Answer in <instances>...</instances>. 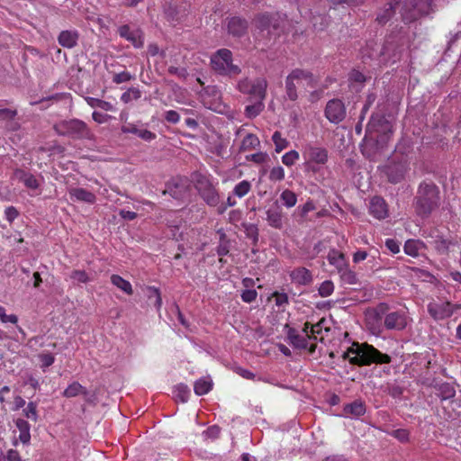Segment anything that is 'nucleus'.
<instances>
[{"instance_id": "obj_16", "label": "nucleus", "mask_w": 461, "mask_h": 461, "mask_svg": "<svg viewBox=\"0 0 461 461\" xmlns=\"http://www.w3.org/2000/svg\"><path fill=\"white\" fill-rule=\"evenodd\" d=\"M266 220L272 228L278 230L283 228L284 213L277 203H275L266 211Z\"/></svg>"}, {"instance_id": "obj_17", "label": "nucleus", "mask_w": 461, "mask_h": 461, "mask_svg": "<svg viewBox=\"0 0 461 461\" xmlns=\"http://www.w3.org/2000/svg\"><path fill=\"white\" fill-rule=\"evenodd\" d=\"M13 178L22 182L30 190H37L41 185L40 181L32 173L21 168L14 171Z\"/></svg>"}, {"instance_id": "obj_20", "label": "nucleus", "mask_w": 461, "mask_h": 461, "mask_svg": "<svg viewBox=\"0 0 461 461\" xmlns=\"http://www.w3.org/2000/svg\"><path fill=\"white\" fill-rule=\"evenodd\" d=\"M366 412V406L361 401H354L344 405L342 416L346 418H358Z\"/></svg>"}, {"instance_id": "obj_33", "label": "nucleus", "mask_w": 461, "mask_h": 461, "mask_svg": "<svg viewBox=\"0 0 461 461\" xmlns=\"http://www.w3.org/2000/svg\"><path fill=\"white\" fill-rule=\"evenodd\" d=\"M339 274L340 279L344 284L347 285H356L358 281L357 274L347 266L338 272Z\"/></svg>"}, {"instance_id": "obj_26", "label": "nucleus", "mask_w": 461, "mask_h": 461, "mask_svg": "<svg viewBox=\"0 0 461 461\" xmlns=\"http://www.w3.org/2000/svg\"><path fill=\"white\" fill-rule=\"evenodd\" d=\"M289 339H290L291 343L298 348H309L311 352H313L315 349L314 345H312V344L309 345L310 339H308L304 335H300V334H295L294 332H290Z\"/></svg>"}, {"instance_id": "obj_4", "label": "nucleus", "mask_w": 461, "mask_h": 461, "mask_svg": "<svg viewBox=\"0 0 461 461\" xmlns=\"http://www.w3.org/2000/svg\"><path fill=\"white\" fill-rule=\"evenodd\" d=\"M212 69L220 75L237 76L240 68L232 63V53L227 49H221L211 58Z\"/></svg>"}, {"instance_id": "obj_41", "label": "nucleus", "mask_w": 461, "mask_h": 461, "mask_svg": "<svg viewBox=\"0 0 461 461\" xmlns=\"http://www.w3.org/2000/svg\"><path fill=\"white\" fill-rule=\"evenodd\" d=\"M300 155L296 150H290L282 156V162L286 167L294 166L299 159Z\"/></svg>"}, {"instance_id": "obj_62", "label": "nucleus", "mask_w": 461, "mask_h": 461, "mask_svg": "<svg viewBox=\"0 0 461 461\" xmlns=\"http://www.w3.org/2000/svg\"><path fill=\"white\" fill-rule=\"evenodd\" d=\"M119 214L121 215L122 218L128 221H132L137 217L136 212L126 210H121Z\"/></svg>"}, {"instance_id": "obj_6", "label": "nucleus", "mask_w": 461, "mask_h": 461, "mask_svg": "<svg viewBox=\"0 0 461 461\" xmlns=\"http://www.w3.org/2000/svg\"><path fill=\"white\" fill-rule=\"evenodd\" d=\"M303 80H307V85L310 86L314 81V76L307 70L303 69H294L286 77L285 80V89L287 97L295 101L298 97L296 92L297 83H302Z\"/></svg>"}, {"instance_id": "obj_45", "label": "nucleus", "mask_w": 461, "mask_h": 461, "mask_svg": "<svg viewBox=\"0 0 461 461\" xmlns=\"http://www.w3.org/2000/svg\"><path fill=\"white\" fill-rule=\"evenodd\" d=\"M333 283L331 281H324L319 288V293L322 297H327L333 293Z\"/></svg>"}, {"instance_id": "obj_13", "label": "nucleus", "mask_w": 461, "mask_h": 461, "mask_svg": "<svg viewBox=\"0 0 461 461\" xmlns=\"http://www.w3.org/2000/svg\"><path fill=\"white\" fill-rule=\"evenodd\" d=\"M198 189L203 199L208 205L216 206L219 203V194L207 179H203L198 182Z\"/></svg>"}, {"instance_id": "obj_19", "label": "nucleus", "mask_w": 461, "mask_h": 461, "mask_svg": "<svg viewBox=\"0 0 461 461\" xmlns=\"http://www.w3.org/2000/svg\"><path fill=\"white\" fill-rule=\"evenodd\" d=\"M70 199L74 202H84L93 204L96 201L95 194L81 187H73L68 190Z\"/></svg>"}, {"instance_id": "obj_64", "label": "nucleus", "mask_w": 461, "mask_h": 461, "mask_svg": "<svg viewBox=\"0 0 461 461\" xmlns=\"http://www.w3.org/2000/svg\"><path fill=\"white\" fill-rule=\"evenodd\" d=\"M367 257V253L364 250H358L353 255V261L355 263H359L365 260Z\"/></svg>"}, {"instance_id": "obj_35", "label": "nucleus", "mask_w": 461, "mask_h": 461, "mask_svg": "<svg viewBox=\"0 0 461 461\" xmlns=\"http://www.w3.org/2000/svg\"><path fill=\"white\" fill-rule=\"evenodd\" d=\"M86 102L93 108L98 107L104 111H113L114 110L113 104L110 102H106V101L100 100L97 98H93V97L86 98Z\"/></svg>"}, {"instance_id": "obj_23", "label": "nucleus", "mask_w": 461, "mask_h": 461, "mask_svg": "<svg viewBox=\"0 0 461 461\" xmlns=\"http://www.w3.org/2000/svg\"><path fill=\"white\" fill-rule=\"evenodd\" d=\"M228 30L232 35L240 36L247 30V22L239 17H232L228 23Z\"/></svg>"}, {"instance_id": "obj_34", "label": "nucleus", "mask_w": 461, "mask_h": 461, "mask_svg": "<svg viewBox=\"0 0 461 461\" xmlns=\"http://www.w3.org/2000/svg\"><path fill=\"white\" fill-rule=\"evenodd\" d=\"M280 200L286 208H292L297 203V195L294 192L285 189L281 193Z\"/></svg>"}, {"instance_id": "obj_2", "label": "nucleus", "mask_w": 461, "mask_h": 461, "mask_svg": "<svg viewBox=\"0 0 461 461\" xmlns=\"http://www.w3.org/2000/svg\"><path fill=\"white\" fill-rule=\"evenodd\" d=\"M304 168L308 172L317 173L329 158L328 150L322 147L307 144L303 149Z\"/></svg>"}, {"instance_id": "obj_1", "label": "nucleus", "mask_w": 461, "mask_h": 461, "mask_svg": "<svg viewBox=\"0 0 461 461\" xmlns=\"http://www.w3.org/2000/svg\"><path fill=\"white\" fill-rule=\"evenodd\" d=\"M343 357L353 365L368 366L372 363L387 364L391 361L388 355L381 353L366 343H353L343 354Z\"/></svg>"}, {"instance_id": "obj_60", "label": "nucleus", "mask_w": 461, "mask_h": 461, "mask_svg": "<svg viewBox=\"0 0 461 461\" xmlns=\"http://www.w3.org/2000/svg\"><path fill=\"white\" fill-rule=\"evenodd\" d=\"M148 54L150 56H156L158 54H160L162 57L165 56V52L160 51L157 44H149L148 46Z\"/></svg>"}, {"instance_id": "obj_48", "label": "nucleus", "mask_w": 461, "mask_h": 461, "mask_svg": "<svg viewBox=\"0 0 461 461\" xmlns=\"http://www.w3.org/2000/svg\"><path fill=\"white\" fill-rule=\"evenodd\" d=\"M131 75L127 71H122L121 73L114 74L113 81L115 84H122L124 82H128L131 79Z\"/></svg>"}, {"instance_id": "obj_53", "label": "nucleus", "mask_w": 461, "mask_h": 461, "mask_svg": "<svg viewBox=\"0 0 461 461\" xmlns=\"http://www.w3.org/2000/svg\"><path fill=\"white\" fill-rule=\"evenodd\" d=\"M137 135L147 141H150L156 138V134L149 130H138Z\"/></svg>"}, {"instance_id": "obj_7", "label": "nucleus", "mask_w": 461, "mask_h": 461, "mask_svg": "<svg viewBox=\"0 0 461 461\" xmlns=\"http://www.w3.org/2000/svg\"><path fill=\"white\" fill-rule=\"evenodd\" d=\"M367 131L370 134H372L373 131L379 133V135L376 136V144L378 149H384L391 139L393 125L387 121L378 120L376 122L375 118H372L371 122L367 125Z\"/></svg>"}, {"instance_id": "obj_3", "label": "nucleus", "mask_w": 461, "mask_h": 461, "mask_svg": "<svg viewBox=\"0 0 461 461\" xmlns=\"http://www.w3.org/2000/svg\"><path fill=\"white\" fill-rule=\"evenodd\" d=\"M54 129L59 135L73 139H92L93 134L86 124L78 119L65 120L55 124Z\"/></svg>"}, {"instance_id": "obj_55", "label": "nucleus", "mask_w": 461, "mask_h": 461, "mask_svg": "<svg viewBox=\"0 0 461 461\" xmlns=\"http://www.w3.org/2000/svg\"><path fill=\"white\" fill-rule=\"evenodd\" d=\"M385 246L393 254H397L400 251L399 243L393 239L386 240Z\"/></svg>"}, {"instance_id": "obj_32", "label": "nucleus", "mask_w": 461, "mask_h": 461, "mask_svg": "<svg viewBox=\"0 0 461 461\" xmlns=\"http://www.w3.org/2000/svg\"><path fill=\"white\" fill-rule=\"evenodd\" d=\"M189 394H190V390L187 387V385H185L184 384L176 385L173 390L174 398L176 401H179L182 402H187Z\"/></svg>"}, {"instance_id": "obj_14", "label": "nucleus", "mask_w": 461, "mask_h": 461, "mask_svg": "<svg viewBox=\"0 0 461 461\" xmlns=\"http://www.w3.org/2000/svg\"><path fill=\"white\" fill-rule=\"evenodd\" d=\"M429 197H420L417 202V212L420 215H428L436 206V188L434 185H426Z\"/></svg>"}, {"instance_id": "obj_54", "label": "nucleus", "mask_w": 461, "mask_h": 461, "mask_svg": "<svg viewBox=\"0 0 461 461\" xmlns=\"http://www.w3.org/2000/svg\"><path fill=\"white\" fill-rule=\"evenodd\" d=\"M165 119L169 122L177 123L180 120V116L177 112L169 110L166 112Z\"/></svg>"}, {"instance_id": "obj_43", "label": "nucleus", "mask_w": 461, "mask_h": 461, "mask_svg": "<svg viewBox=\"0 0 461 461\" xmlns=\"http://www.w3.org/2000/svg\"><path fill=\"white\" fill-rule=\"evenodd\" d=\"M70 278L77 283H87L90 278L87 273L84 270H74L70 275Z\"/></svg>"}, {"instance_id": "obj_38", "label": "nucleus", "mask_w": 461, "mask_h": 461, "mask_svg": "<svg viewBox=\"0 0 461 461\" xmlns=\"http://www.w3.org/2000/svg\"><path fill=\"white\" fill-rule=\"evenodd\" d=\"M272 140L275 144V150L276 152L279 153L285 149H286L289 145V142L286 139L282 137L281 132L275 131L272 136Z\"/></svg>"}, {"instance_id": "obj_31", "label": "nucleus", "mask_w": 461, "mask_h": 461, "mask_svg": "<svg viewBox=\"0 0 461 461\" xmlns=\"http://www.w3.org/2000/svg\"><path fill=\"white\" fill-rule=\"evenodd\" d=\"M86 390L77 382L70 384L64 391L63 395L68 398L76 397L79 394H86Z\"/></svg>"}, {"instance_id": "obj_10", "label": "nucleus", "mask_w": 461, "mask_h": 461, "mask_svg": "<svg viewBox=\"0 0 461 461\" xmlns=\"http://www.w3.org/2000/svg\"><path fill=\"white\" fill-rule=\"evenodd\" d=\"M326 118L332 123H339L346 116V109L342 101L339 99L330 100L325 108Z\"/></svg>"}, {"instance_id": "obj_22", "label": "nucleus", "mask_w": 461, "mask_h": 461, "mask_svg": "<svg viewBox=\"0 0 461 461\" xmlns=\"http://www.w3.org/2000/svg\"><path fill=\"white\" fill-rule=\"evenodd\" d=\"M327 259L331 266L336 267L338 272L348 266L345 255L337 249H330L328 253Z\"/></svg>"}, {"instance_id": "obj_27", "label": "nucleus", "mask_w": 461, "mask_h": 461, "mask_svg": "<svg viewBox=\"0 0 461 461\" xmlns=\"http://www.w3.org/2000/svg\"><path fill=\"white\" fill-rule=\"evenodd\" d=\"M15 424L20 431L19 440L23 444L28 445L31 440L30 424L23 419H18Z\"/></svg>"}, {"instance_id": "obj_25", "label": "nucleus", "mask_w": 461, "mask_h": 461, "mask_svg": "<svg viewBox=\"0 0 461 461\" xmlns=\"http://www.w3.org/2000/svg\"><path fill=\"white\" fill-rule=\"evenodd\" d=\"M292 280L300 285H306L312 281L310 271L304 267H299L291 272Z\"/></svg>"}, {"instance_id": "obj_42", "label": "nucleus", "mask_w": 461, "mask_h": 461, "mask_svg": "<svg viewBox=\"0 0 461 461\" xmlns=\"http://www.w3.org/2000/svg\"><path fill=\"white\" fill-rule=\"evenodd\" d=\"M285 176V169L281 166L274 167L269 172V179L271 181H282Z\"/></svg>"}, {"instance_id": "obj_15", "label": "nucleus", "mask_w": 461, "mask_h": 461, "mask_svg": "<svg viewBox=\"0 0 461 461\" xmlns=\"http://www.w3.org/2000/svg\"><path fill=\"white\" fill-rule=\"evenodd\" d=\"M407 325V316L403 312H392L384 317V326L388 330H403Z\"/></svg>"}, {"instance_id": "obj_36", "label": "nucleus", "mask_w": 461, "mask_h": 461, "mask_svg": "<svg viewBox=\"0 0 461 461\" xmlns=\"http://www.w3.org/2000/svg\"><path fill=\"white\" fill-rule=\"evenodd\" d=\"M250 190H251L250 182L248 180H242L235 185V187L233 189V194H234V195L238 196L239 198H242L246 194H248Z\"/></svg>"}, {"instance_id": "obj_24", "label": "nucleus", "mask_w": 461, "mask_h": 461, "mask_svg": "<svg viewBox=\"0 0 461 461\" xmlns=\"http://www.w3.org/2000/svg\"><path fill=\"white\" fill-rule=\"evenodd\" d=\"M438 395L442 401L450 400L456 395V388L450 383H441L436 385Z\"/></svg>"}, {"instance_id": "obj_8", "label": "nucleus", "mask_w": 461, "mask_h": 461, "mask_svg": "<svg viewBox=\"0 0 461 461\" xmlns=\"http://www.w3.org/2000/svg\"><path fill=\"white\" fill-rule=\"evenodd\" d=\"M203 105L219 113L226 111V105L221 100V94L215 86H208L202 95Z\"/></svg>"}, {"instance_id": "obj_39", "label": "nucleus", "mask_w": 461, "mask_h": 461, "mask_svg": "<svg viewBox=\"0 0 461 461\" xmlns=\"http://www.w3.org/2000/svg\"><path fill=\"white\" fill-rule=\"evenodd\" d=\"M421 247L420 242L414 240H409L404 244V252L411 257H417L419 254V249Z\"/></svg>"}, {"instance_id": "obj_47", "label": "nucleus", "mask_w": 461, "mask_h": 461, "mask_svg": "<svg viewBox=\"0 0 461 461\" xmlns=\"http://www.w3.org/2000/svg\"><path fill=\"white\" fill-rule=\"evenodd\" d=\"M24 413L28 419H31L34 421L37 420L38 414L36 403L32 402H29L26 408L24 409Z\"/></svg>"}, {"instance_id": "obj_50", "label": "nucleus", "mask_w": 461, "mask_h": 461, "mask_svg": "<svg viewBox=\"0 0 461 461\" xmlns=\"http://www.w3.org/2000/svg\"><path fill=\"white\" fill-rule=\"evenodd\" d=\"M257 295H258V293L256 290H252V289L245 290L241 294V299L245 303H251L256 300Z\"/></svg>"}, {"instance_id": "obj_40", "label": "nucleus", "mask_w": 461, "mask_h": 461, "mask_svg": "<svg viewBox=\"0 0 461 461\" xmlns=\"http://www.w3.org/2000/svg\"><path fill=\"white\" fill-rule=\"evenodd\" d=\"M140 91L138 88L131 87L122 95L121 100L123 103L128 104L133 100H138L139 98H140Z\"/></svg>"}, {"instance_id": "obj_21", "label": "nucleus", "mask_w": 461, "mask_h": 461, "mask_svg": "<svg viewBox=\"0 0 461 461\" xmlns=\"http://www.w3.org/2000/svg\"><path fill=\"white\" fill-rule=\"evenodd\" d=\"M59 43L68 49L75 47L78 41V33L75 30L62 31L58 37Z\"/></svg>"}, {"instance_id": "obj_57", "label": "nucleus", "mask_w": 461, "mask_h": 461, "mask_svg": "<svg viewBox=\"0 0 461 461\" xmlns=\"http://www.w3.org/2000/svg\"><path fill=\"white\" fill-rule=\"evenodd\" d=\"M220 431L221 429L218 426H212L204 431V434L208 438H216L219 437Z\"/></svg>"}, {"instance_id": "obj_51", "label": "nucleus", "mask_w": 461, "mask_h": 461, "mask_svg": "<svg viewBox=\"0 0 461 461\" xmlns=\"http://www.w3.org/2000/svg\"><path fill=\"white\" fill-rule=\"evenodd\" d=\"M5 219L9 222H13L19 215L18 211L14 206H9L5 211Z\"/></svg>"}, {"instance_id": "obj_29", "label": "nucleus", "mask_w": 461, "mask_h": 461, "mask_svg": "<svg viewBox=\"0 0 461 461\" xmlns=\"http://www.w3.org/2000/svg\"><path fill=\"white\" fill-rule=\"evenodd\" d=\"M111 282L113 285H115L117 288L124 292L125 294L131 295L133 293L132 286L131 283L122 276L118 275H112L111 276Z\"/></svg>"}, {"instance_id": "obj_44", "label": "nucleus", "mask_w": 461, "mask_h": 461, "mask_svg": "<svg viewBox=\"0 0 461 461\" xmlns=\"http://www.w3.org/2000/svg\"><path fill=\"white\" fill-rule=\"evenodd\" d=\"M38 357L41 363L42 368L50 366L55 361V357L51 353L42 352Z\"/></svg>"}, {"instance_id": "obj_63", "label": "nucleus", "mask_w": 461, "mask_h": 461, "mask_svg": "<svg viewBox=\"0 0 461 461\" xmlns=\"http://www.w3.org/2000/svg\"><path fill=\"white\" fill-rule=\"evenodd\" d=\"M16 115V112L10 109H0V117L5 119H13Z\"/></svg>"}, {"instance_id": "obj_11", "label": "nucleus", "mask_w": 461, "mask_h": 461, "mask_svg": "<svg viewBox=\"0 0 461 461\" xmlns=\"http://www.w3.org/2000/svg\"><path fill=\"white\" fill-rule=\"evenodd\" d=\"M408 170V164L405 159L400 161H391L385 167V174L388 180L392 183L401 182Z\"/></svg>"}, {"instance_id": "obj_37", "label": "nucleus", "mask_w": 461, "mask_h": 461, "mask_svg": "<svg viewBox=\"0 0 461 461\" xmlns=\"http://www.w3.org/2000/svg\"><path fill=\"white\" fill-rule=\"evenodd\" d=\"M264 107L263 101L256 100L255 104L246 106L245 113L247 117L254 118L263 111Z\"/></svg>"}, {"instance_id": "obj_18", "label": "nucleus", "mask_w": 461, "mask_h": 461, "mask_svg": "<svg viewBox=\"0 0 461 461\" xmlns=\"http://www.w3.org/2000/svg\"><path fill=\"white\" fill-rule=\"evenodd\" d=\"M370 213L378 220H383L388 216V208L385 201L379 196H375L370 201Z\"/></svg>"}, {"instance_id": "obj_59", "label": "nucleus", "mask_w": 461, "mask_h": 461, "mask_svg": "<svg viewBox=\"0 0 461 461\" xmlns=\"http://www.w3.org/2000/svg\"><path fill=\"white\" fill-rule=\"evenodd\" d=\"M7 461H22L20 454L17 450L9 449L6 453Z\"/></svg>"}, {"instance_id": "obj_12", "label": "nucleus", "mask_w": 461, "mask_h": 461, "mask_svg": "<svg viewBox=\"0 0 461 461\" xmlns=\"http://www.w3.org/2000/svg\"><path fill=\"white\" fill-rule=\"evenodd\" d=\"M118 32L122 38L130 41L137 49L141 48L144 44L143 32L139 28L122 25L119 27Z\"/></svg>"}, {"instance_id": "obj_61", "label": "nucleus", "mask_w": 461, "mask_h": 461, "mask_svg": "<svg viewBox=\"0 0 461 461\" xmlns=\"http://www.w3.org/2000/svg\"><path fill=\"white\" fill-rule=\"evenodd\" d=\"M92 117H93L94 121L98 122V123H104L109 118V116L107 114L101 113H98V112H94L93 114H92Z\"/></svg>"}, {"instance_id": "obj_46", "label": "nucleus", "mask_w": 461, "mask_h": 461, "mask_svg": "<svg viewBox=\"0 0 461 461\" xmlns=\"http://www.w3.org/2000/svg\"><path fill=\"white\" fill-rule=\"evenodd\" d=\"M249 161H253L256 164H263L268 159V155L266 152H257L246 157Z\"/></svg>"}, {"instance_id": "obj_5", "label": "nucleus", "mask_w": 461, "mask_h": 461, "mask_svg": "<svg viewBox=\"0 0 461 461\" xmlns=\"http://www.w3.org/2000/svg\"><path fill=\"white\" fill-rule=\"evenodd\" d=\"M267 82L265 78L258 77L254 80L248 78L238 82L237 88L240 92L249 95L251 99L264 101L267 95Z\"/></svg>"}, {"instance_id": "obj_56", "label": "nucleus", "mask_w": 461, "mask_h": 461, "mask_svg": "<svg viewBox=\"0 0 461 461\" xmlns=\"http://www.w3.org/2000/svg\"><path fill=\"white\" fill-rule=\"evenodd\" d=\"M0 321L3 323L10 322L13 324H16L18 322V317L15 314H6V312H5L4 314H2Z\"/></svg>"}, {"instance_id": "obj_58", "label": "nucleus", "mask_w": 461, "mask_h": 461, "mask_svg": "<svg viewBox=\"0 0 461 461\" xmlns=\"http://www.w3.org/2000/svg\"><path fill=\"white\" fill-rule=\"evenodd\" d=\"M235 372L245 379L252 380L255 377V375L252 372L242 367H236Z\"/></svg>"}, {"instance_id": "obj_30", "label": "nucleus", "mask_w": 461, "mask_h": 461, "mask_svg": "<svg viewBox=\"0 0 461 461\" xmlns=\"http://www.w3.org/2000/svg\"><path fill=\"white\" fill-rule=\"evenodd\" d=\"M212 387V383L210 378H201L194 384V393L197 395H203L208 393Z\"/></svg>"}, {"instance_id": "obj_9", "label": "nucleus", "mask_w": 461, "mask_h": 461, "mask_svg": "<svg viewBox=\"0 0 461 461\" xmlns=\"http://www.w3.org/2000/svg\"><path fill=\"white\" fill-rule=\"evenodd\" d=\"M459 306L453 305L448 302L445 303H430L428 305V311L431 317L437 321L444 320L450 317L455 310L458 309Z\"/></svg>"}, {"instance_id": "obj_52", "label": "nucleus", "mask_w": 461, "mask_h": 461, "mask_svg": "<svg viewBox=\"0 0 461 461\" xmlns=\"http://www.w3.org/2000/svg\"><path fill=\"white\" fill-rule=\"evenodd\" d=\"M393 436L401 442H406L409 440V431L403 429L394 430L393 432Z\"/></svg>"}, {"instance_id": "obj_49", "label": "nucleus", "mask_w": 461, "mask_h": 461, "mask_svg": "<svg viewBox=\"0 0 461 461\" xmlns=\"http://www.w3.org/2000/svg\"><path fill=\"white\" fill-rule=\"evenodd\" d=\"M273 297H275L276 304L279 307L285 306L288 303V296L286 294L275 292Z\"/></svg>"}, {"instance_id": "obj_28", "label": "nucleus", "mask_w": 461, "mask_h": 461, "mask_svg": "<svg viewBox=\"0 0 461 461\" xmlns=\"http://www.w3.org/2000/svg\"><path fill=\"white\" fill-rule=\"evenodd\" d=\"M260 145V140L257 135L253 133L247 134L240 144V151H249L257 149Z\"/></svg>"}]
</instances>
